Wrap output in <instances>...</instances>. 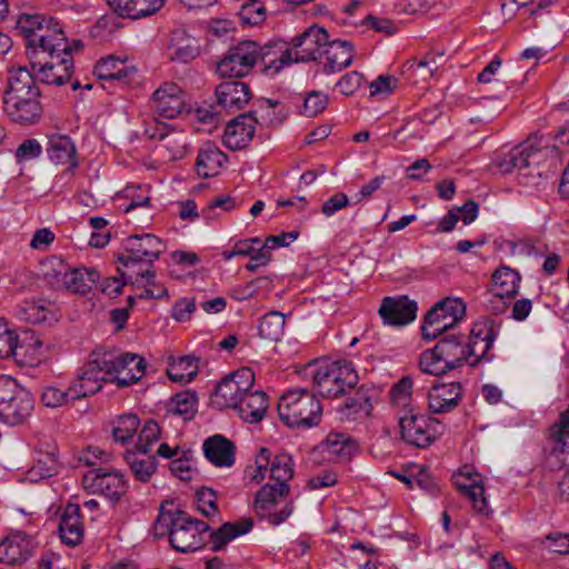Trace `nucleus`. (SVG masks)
<instances>
[{"instance_id":"obj_4","label":"nucleus","mask_w":569,"mask_h":569,"mask_svg":"<svg viewBox=\"0 0 569 569\" xmlns=\"http://www.w3.org/2000/svg\"><path fill=\"white\" fill-rule=\"evenodd\" d=\"M307 375L312 377L313 388L323 398L342 396L359 380L352 362L347 360L309 363Z\"/></svg>"},{"instance_id":"obj_29","label":"nucleus","mask_w":569,"mask_h":569,"mask_svg":"<svg viewBox=\"0 0 569 569\" xmlns=\"http://www.w3.org/2000/svg\"><path fill=\"white\" fill-rule=\"evenodd\" d=\"M47 153L53 163L67 166L68 172L79 166L76 146L68 136L54 134L49 137Z\"/></svg>"},{"instance_id":"obj_42","label":"nucleus","mask_w":569,"mask_h":569,"mask_svg":"<svg viewBox=\"0 0 569 569\" xmlns=\"http://www.w3.org/2000/svg\"><path fill=\"white\" fill-rule=\"evenodd\" d=\"M252 112L258 118V123L266 127L280 126L287 117L279 101L266 98L258 101V109Z\"/></svg>"},{"instance_id":"obj_30","label":"nucleus","mask_w":569,"mask_h":569,"mask_svg":"<svg viewBox=\"0 0 569 569\" xmlns=\"http://www.w3.org/2000/svg\"><path fill=\"white\" fill-rule=\"evenodd\" d=\"M520 279V274L509 267L499 268L493 272L490 295L492 298L498 299L502 307H492V310L496 312L505 310V302L502 300L503 298H511L518 292Z\"/></svg>"},{"instance_id":"obj_11","label":"nucleus","mask_w":569,"mask_h":569,"mask_svg":"<svg viewBox=\"0 0 569 569\" xmlns=\"http://www.w3.org/2000/svg\"><path fill=\"white\" fill-rule=\"evenodd\" d=\"M254 385V372L247 367L224 377L216 387L213 403L220 408H234Z\"/></svg>"},{"instance_id":"obj_36","label":"nucleus","mask_w":569,"mask_h":569,"mask_svg":"<svg viewBox=\"0 0 569 569\" xmlns=\"http://www.w3.org/2000/svg\"><path fill=\"white\" fill-rule=\"evenodd\" d=\"M239 417L248 422L256 423L263 419L268 409L267 396L263 391H248L233 408Z\"/></svg>"},{"instance_id":"obj_31","label":"nucleus","mask_w":569,"mask_h":569,"mask_svg":"<svg viewBox=\"0 0 569 569\" xmlns=\"http://www.w3.org/2000/svg\"><path fill=\"white\" fill-rule=\"evenodd\" d=\"M59 533L61 541L70 547H76L83 539V523L80 515V506L68 503L61 515Z\"/></svg>"},{"instance_id":"obj_5","label":"nucleus","mask_w":569,"mask_h":569,"mask_svg":"<svg viewBox=\"0 0 569 569\" xmlns=\"http://www.w3.org/2000/svg\"><path fill=\"white\" fill-rule=\"evenodd\" d=\"M470 361L466 336L449 335L441 338L433 348L423 351L419 365L422 372L440 376L465 363L470 365Z\"/></svg>"},{"instance_id":"obj_60","label":"nucleus","mask_w":569,"mask_h":569,"mask_svg":"<svg viewBox=\"0 0 569 569\" xmlns=\"http://www.w3.org/2000/svg\"><path fill=\"white\" fill-rule=\"evenodd\" d=\"M127 283L137 284L138 279H133L131 274L121 272L120 278L110 277L104 279L101 283V291L110 298H117L118 296L121 295L122 288Z\"/></svg>"},{"instance_id":"obj_52","label":"nucleus","mask_w":569,"mask_h":569,"mask_svg":"<svg viewBox=\"0 0 569 569\" xmlns=\"http://www.w3.org/2000/svg\"><path fill=\"white\" fill-rule=\"evenodd\" d=\"M259 335L263 339L278 341L284 330V315L279 311H270L266 313L259 323Z\"/></svg>"},{"instance_id":"obj_19","label":"nucleus","mask_w":569,"mask_h":569,"mask_svg":"<svg viewBox=\"0 0 569 569\" xmlns=\"http://www.w3.org/2000/svg\"><path fill=\"white\" fill-rule=\"evenodd\" d=\"M201 47L184 29L173 30L164 47L166 58L173 63H189L200 56Z\"/></svg>"},{"instance_id":"obj_7","label":"nucleus","mask_w":569,"mask_h":569,"mask_svg":"<svg viewBox=\"0 0 569 569\" xmlns=\"http://www.w3.org/2000/svg\"><path fill=\"white\" fill-rule=\"evenodd\" d=\"M34 408L32 395L9 376L0 377V420L11 427L28 422Z\"/></svg>"},{"instance_id":"obj_64","label":"nucleus","mask_w":569,"mask_h":569,"mask_svg":"<svg viewBox=\"0 0 569 569\" xmlns=\"http://www.w3.org/2000/svg\"><path fill=\"white\" fill-rule=\"evenodd\" d=\"M409 481L410 489L418 487L430 495H435L439 491L438 480L431 477L426 469H421L418 473L412 475V479Z\"/></svg>"},{"instance_id":"obj_35","label":"nucleus","mask_w":569,"mask_h":569,"mask_svg":"<svg viewBox=\"0 0 569 569\" xmlns=\"http://www.w3.org/2000/svg\"><path fill=\"white\" fill-rule=\"evenodd\" d=\"M228 161V157L214 143L208 141L202 144L196 161L199 176L214 177Z\"/></svg>"},{"instance_id":"obj_61","label":"nucleus","mask_w":569,"mask_h":569,"mask_svg":"<svg viewBox=\"0 0 569 569\" xmlns=\"http://www.w3.org/2000/svg\"><path fill=\"white\" fill-rule=\"evenodd\" d=\"M412 393L410 377L401 378L390 390V400L395 406L407 407Z\"/></svg>"},{"instance_id":"obj_48","label":"nucleus","mask_w":569,"mask_h":569,"mask_svg":"<svg viewBox=\"0 0 569 569\" xmlns=\"http://www.w3.org/2000/svg\"><path fill=\"white\" fill-rule=\"evenodd\" d=\"M198 372V361L194 357L184 356L169 363L167 370L170 380L179 383L190 382Z\"/></svg>"},{"instance_id":"obj_32","label":"nucleus","mask_w":569,"mask_h":569,"mask_svg":"<svg viewBox=\"0 0 569 569\" xmlns=\"http://www.w3.org/2000/svg\"><path fill=\"white\" fill-rule=\"evenodd\" d=\"M253 527V520L251 518H243L237 522H226L214 531L207 533V543H210L212 551H219L223 549L233 539L248 533Z\"/></svg>"},{"instance_id":"obj_53","label":"nucleus","mask_w":569,"mask_h":569,"mask_svg":"<svg viewBox=\"0 0 569 569\" xmlns=\"http://www.w3.org/2000/svg\"><path fill=\"white\" fill-rule=\"evenodd\" d=\"M140 426L137 415L129 413L120 416L112 428V437L116 442L124 445L133 438Z\"/></svg>"},{"instance_id":"obj_27","label":"nucleus","mask_w":569,"mask_h":569,"mask_svg":"<svg viewBox=\"0 0 569 569\" xmlns=\"http://www.w3.org/2000/svg\"><path fill=\"white\" fill-rule=\"evenodd\" d=\"M4 112L16 123L29 126L39 121L42 113L40 100L3 97Z\"/></svg>"},{"instance_id":"obj_56","label":"nucleus","mask_w":569,"mask_h":569,"mask_svg":"<svg viewBox=\"0 0 569 569\" xmlns=\"http://www.w3.org/2000/svg\"><path fill=\"white\" fill-rule=\"evenodd\" d=\"M197 509L207 518H218L217 493L211 488L202 487L196 493Z\"/></svg>"},{"instance_id":"obj_40","label":"nucleus","mask_w":569,"mask_h":569,"mask_svg":"<svg viewBox=\"0 0 569 569\" xmlns=\"http://www.w3.org/2000/svg\"><path fill=\"white\" fill-rule=\"evenodd\" d=\"M549 443L548 465L551 468L569 465V430H550Z\"/></svg>"},{"instance_id":"obj_49","label":"nucleus","mask_w":569,"mask_h":569,"mask_svg":"<svg viewBox=\"0 0 569 569\" xmlns=\"http://www.w3.org/2000/svg\"><path fill=\"white\" fill-rule=\"evenodd\" d=\"M19 317L26 322L39 325L56 320L53 312L49 308V303L44 300L26 301L21 306Z\"/></svg>"},{"instance_id":"obj_20","label":"nucleus","mask_w":569,"mask_h":569,"mask_svg":"<svg viewBox=\"0 0 569 569\" xmlns=\"http://www.w3.org/2000/svg\"><path fill=\"white\" fill-rule=\"evenodd\" d=\"M37 542L32 537L17 531L0 541V562L22 565L33 556Z\"/></svg>"},{"instance_id":"obj_37","label":"nucleus","mask_w":569,"mask_h":569,"mask_svg":"<svg viewBox=\"0 0 569 569\" xmlns=\"http://www.w3.org/2000/svg\"><path fill=\"white\" fill-rule=\"evenodd\" d=\"M124 460L134 478L140 482H149L157 471L156 456L150 455V452L132 448L126 451Z\"/></svg>"},{"instance_id":"obj_3","label":"nucleus","mask_w":569,"mask_h":569,"mask_svg":"<svg viewBox=\"0 0 569 569\" xmlns=\"http://www.w3.org/2000/svg\"><path fill=\"white\" fill-rule=\"evenodd\" d=\"M17 29L24 37L28 48L36 52L52 53L64 51L67 38L52 17L41 13H22L17 21Z\"/></svg>"},{"instance_id":"obj_58","label":"nucleus","mask_w":569,"mask_h":569,"mask_svg":"<svg viewBox=\"0 0 569 569\" xmlns=\"http://www.w3.org/2000/svg\"><path fill=\"white\" fill-rule=\"evenodd\" d=\"M70 386L66 390H61L53 386H48L41 393V402L49 408H57L69 401H74L70 395Z\"/></svg>"},{"instance_id":"obj_54","label":"nucleus","mask_w":569,"mask_h":569,"mask_svg":"<svg viewBox=\"0 0 569 569\" xmlns=\"http://www.w3.org/2000/svg\"><path fill=\"white\" fill-rule=\"evenodd\" d=\"M270 477L278 485H288L293 477V463L291 457L286 453L277 455L269 463Z\"/></svg>"},{"instance_id":"obj_26","label":"nucleus","mask_w":569,"mask_h":569,"mask_svg":"<svg viewBox=\"0 0 569 569\" xmlns=\"http://www.w3.org/2000/svg\"><path fill=\"white\" fill-rule=\"evenodd\" d=\"M548 150V147L535 148L532 144L518 146L499 162V169L506 173L517 169L519 173H521L531 166L539 164L541 158Z\"/></svg>"},{"instance_id":"obj_45","label":"nucleus","mask_w":569,"mask_h":569,"mask_svg":"<svg viewBox=\"0 0 569 569\" xmlns=\"http://www.w3.org/2000/svg\"><path fill=\"white\" fill-rule=\"evenodd\" d=\"M198 398L196 392L186 390L174 395L168 403V413L180 416L184 421L194 417Z\"/></svg>"},{"instance_id":"obj_9","label":"nucleus","mask_w":569,"mask_h":569,"mask_svg":"<svg viewBox=\"0 0 569 569\" xmlns=\"http://www.w3.org/2000/svg\"><path fill=\"white\" fill-rule=\"evenodd\" d=\"M258 43L243 40L230 47L217 63V71L222 78H243L259 62Z\"/></svg>"},{"instance_id":"obj_41","label":"nucleus","mask_w":569,"mask_h":569,"mask_svg":"<svg viewBox=\"0 0 569 569\" xmlns=\"http://www.w3.org/2000/svg\"><path fill=\"white\" fill-rule=\"evenodd\" d=\"M100 279V273L94 268H74L69 267L68 278L64 289L74 293L84 295L89 292L92 287Z\"/></svg>"},{"instance_id":"obj_2","label":"nucleus","mask_w":569,"mask_h":569,"mask_svg":"<svg viewBox=\"0 0 569 569\" xmlns=\"http://www.w3.org/2000/svg\"><path fill=\"white\" fill-rule=\"evenodd\" d=\"M134 359L133 356H126L119 361L113 359V353L94 350L90 353L88 361L78 371L77 378L70 383V396L73 399H82L96 395L102 389L107 381H112L114 372L124 368L127 360Z\"/></svg>"},{"instance_id":"obj_16","label":"nucleus","mask_w":569,"mask_h":569,"mask_svg":"<svg viewBox=\"0 0 569 569\" xmlns=\"http://www.w3.org/2000/svg\"><path fill=\"white\" fill-rule=\"evenodd\" d=\"M83 486L92 493L103 495L112 501H118L127 491L123 476L104 468L89 470L83 476Z\"/></svg>"},{"instance_id":"obj_24","label":"nucleus","mask_w":569,"mask_h":569,"mask_svg":"<svg viewBox=\"0 0 569 569\" xmlns=\"http://www.w3.org/2000/svg\"><path fill=\"white\" fill-rule=\"evenodd\" d=\"M214 92L218 104L228 112L243 109L252 98L250 87L242 81H224L217 86Z\"/></svg>"},{"instance_id":"obj_23","label":"nucleus","mask_w":569,"mask_h":569,"mask_svg":"<svg viewBox=\"0 0 569 569\" xmlns=\"http://www.w3.org/2000/svg\"><path fill=\"white\" fill-rule=\"evenodd\" d=\"M259 62L263 66V72L273 77L286 66L295 62L292 49L283 41L269 42L263 47L258 44Z\"/></svg>"},{"instance_id":"obj_1","label":"nucleus","mask_w":569,"mask_h":569,"mask_svg":"<svg viewBox=\"0 0 569 569\" xmlns=\"http://www.w3.org/2000/svg\"><path fill=\"white\" fill-rule=\"evenodd\" d=\"M156 531L169 535V541L179 552H191L201 549L207 543L209 523L189 516L187 512L160 510L154 523Z\"/></svg>"},{"instance_id":"obj_22","label":"nucleus","mask_w":569,"mask_h":569,"mask_svg":"<svg viewBox=\"0 0 569 569\" xmlns=\"http://www.w3.org/2000/svg\"><path fill=\"white\" fill-rule=\"evenodd\" d=\"M258 118L253 112L242 113L229 121L223 134V144L230 150L244 149L253 139Z\"/></svg>"},{"instance_id":"obj_12","label":"nucleus","mask_w":569,"mask_h":569,"mask_svg":"<svg viewBox=\"0 0 569 569\" xmlns=\"http://www.w3.org/2000/svg\"><path fill=\"white\" fill-rule=\"evenodd\" d=\"M437 425V420L415 413L412 409L399 417L401 439L417 448H426L436 440Z\"/></svg>"},{"instance_id":"obj_25","label":"nucleus","mask_w":569,"mask_h":569,"mask_svg":"<svg viewBox=\"0 0 569 569\" xmlns=\"http://www.w3.org/2000/svg\"><path fill=\"white\" fill-rule=\"evenodd\" d=\"M462 399L460 382L436 385L428 392V408L432 413H445L455 410Z\"/></svg>"},{"instance_id":"obj_13","label":"nucleus","mask_w":569,"mask_h":569,"mask_svg":"<svg viewBox=\"0 0 569 569\" xmlns=\"http://www.w3.org/2000/svg\"><path fill=\"white\" fill-rule=\"evenodd\" d=\"M289 492V485L267 483L256 493L253 501L254 509L260 517L267 518L271 526H279L280 523L284 522L292 513L291 502L286 503V506L279 512L269 511L281 499L286 498Z\"/></svg>"},{"instance_id":"obj_62","label":"nucleus","mask_w":569,"mask_h":569,"mask_svg":"<svg viewBox=\"0 0 569 569\" xmlns=\"http://www.w3.org/2000/svg\"><path fill=\"white\" fill-rule=\"evenodd\" d=\"M328 104L327 94L320 91H311L303 99V114L316 117L321 113Z\"/></svg>"},{"instance_id":"obj_43","label":"nucleus","mask_w":569,"mask_h":569,"mask_svg":"<svg viewBox=\"0 0 569 569\" xmlns=\"http://www.w3.org/2000/svg\"><path fill=\"white\" fill-rule=\"evenodd\" d=\"M450 328L452 327L449 321H447L442 308L439 307L438 302L427 312L421 327V332L426 340H433Z\"/></svg>"},{"instance_id":"obj_59","label":"nucleus","mask_w":569,"mask_h":569,"mask_svg":"<svg viewBox=\"0 0 569 569\" xmlns=\"http://www.w3.org/2000/svg\"><path fill=\"white\" fill-rule=\"evenodd\" d=\"M439 307L442 308L451 327L457 325L466 315V303L459 298H446L439 301Z\"/></svg>"},{"instance_id":"obj_14","label":"nucleus","mask_w":569,"mask_h":569,"mask_svg":"<svg viewBox=\"0 0 569 569\" xmlns=\"http://www.w3.org/2000/svg\"><path fill=\"white\" fill-rule=\"evenodd\" d=\"M329 36L325 28L313 24L292 38L290 47L295 62L317 61L322 58Z\"/></svg>"},{"instance_id":"obj_6","label":"nucleus","mask_w":569,"mask_h":569,"mask_svg":"<svg viewBox=\"0 0 569 569\" xmlns=\"http://www.w3.org/2000/svg\"><path fill=\"white\" fill-rule=\"evenodd\" d=\"M278 412L281 421L288 427L306 429L319 425L322 407L309 390L295 389L280 398Z\"/></svg>"},{"instance_id":"obj_28","label":"nucleus","mask_w":569,"mask_h":569,"mask_svg":"<svg viewBox=\"0 0 569 569\" xmlns=\"http://www.w3.org/2000/svg\"><path fill=\"white\" fill-rule=\"evenodd\" d=\"M40 94L36 78L26 67L9 71L8 88L4 92L6 97L39 100Z\"/></svg>"},{"instance_id":"obj_63","label":"nucleus","mask_w":569,"mask_h":569,"mask_svg":"<svg viewBox=\"0 0 569 569\" xmlns=\"http://www.w3.org/2000/svg\"><path fill=\"white\" fill-rule=\"evenodd\" d=\"M128 203L123 204V211L129 212L139 207L149 206L150 197L147 189L142 190L141 187H128L124 190Z\"/></svg>"},{"instance_id":"obj_44","label":"nucleus","mask_w":569,"mask_h":569,"mask_svg":"<svg viewBox=\"0 0 569 569\" xmlns=\"http://www.w3.org/2000/svg\"><path fill=\"white\" fill-rule=\"evenodd\" d=\"M377 390L372 386H361L352 397H349L342 407V410H347L349 413H365L370 415L372 409V402L377 398Z\"/></svg>"},{"instance_id":"obj_8","label":"nucleus","mask_w":569,"mask_h":569,"mask_svg":"<svg viewBox=\"0 0 569 569\" xmlns=\"http://www.w3.org/2000/svg\"><path fill=\"white\" fill-rule=\"evenodd\" d=\"M126 253L118 257L123 268L130 269L136 266L142 268L152 267L154 260L164 251L162 240L154 234H133L126 239Z\"/></svg>"},{"instance_id":"obj_21","label":"nucleus","mask_w":569,"mask_h":569,"mask_svg":"<svg viewBox=\"0 0 569 569\" xmlns=\"http://www.w3.org/2000/svg\"><path fill=\"white\" fill-rule=\"evenodd\" d=\"M417 310V302L407 296L386 297L379 308V315L385 325L400 327L413 321Z\"/></svg>"},{"instance_id":"obj_39","label":"nucleus","mask_w":569,"mask_h":569,"mask_svg":"<svg viewBox=\"0 0 569 569\" xmlns=\"http://www.w3.org/2000/svg\"><path fill=\"white\" fill-rule=\"evenodd\" d=\"M126 356H133L134 359L127 360L126 367L123 369L119 368L120 370L112 376V382H116L119 387H128L136 383L144 376L146 371V361L138 353L126 352L120 356L113 355V359L119 361Z\"/></svg>"},{"instance_id":"obj_46","label":"nucleus","mask_w":569,"mask_h":569,"mask_svg":"<svg viewBox=\"0 0 569 569\" xmlns=\"http://www.w3.org/2000/svg\"><path fill=\"white\" fill-rule=\"evenodd\" d=\"M69 266L58 258H51L41 264L43 280L52 289L62 290L66 287Z\"/></svg>"},{"instance_id":"obj_10","label":"nucleus","mask_w":569,"mask_h":569,"mask_svg":"<svg viewBox=\"0 0 569 569\" xmlns=\"http://www.w3.org/2000/svg\"><path fill=\"white\" fill-rule=\"evenodd\" d=\"M499 330L500 326L488 317H481L472 325L469 337H466L471 367L477 366L481 361L489 362L493 359L490 350L499 335Z\"/></svg>"},{"instance_id":"obj_15","label":"nucleus","mask_w":569,"mask_h":569,"mask_svg":"<svg viewBox=\"0 0 569 569\" xmlns=\"http://www.w3.org/2000/svg\"><path fill=\"white\" fill-rule=\"evenodd\" d=\"M149 104L154 116L173 119L186 109L184 92L177 83L164 82L154 90Z\"/></svg>"},{"instance_id":"obj_57","label":"nucleus","mask_w":569,"mask_h":569,"mask_svg":"<svg viewBox=\"0 0 569 569\" xmlns=\"http://www.w3.org/2000/svg\"><path fill=\"white\" fill-rule=\"evenodd\" d=\"M160 427L154 420H148L138 433L133 449L151 452V446L160 438Z\"/></svg>"},{"instance_id":"obj_51","label":"nucleus","mask_w":569,"mask_h":569,"mask_svg":"<svg viewBox=\"0 0 569 569\" xmlns=\"http://www.w3.org/2000/svg\"><path fill=\"white\" fill-rule=\"evenodd\" d=\"M58 470V458L54 448L42 451H37L34 463L31 467L29 475L31 478H49L53 476Z\"/></svg>"},{"instance_id":"obj_47","label":"nucleus","mask_w":569,"mask_h":569,"mask_svg":"<svg viewBox=\"0 0 569 569\" xmlns=\"http://www.w3.org/2000/svg\"><path fill=\"white\" fill-rule=\"evenodd\" d=\"M130 70L124 61L113 56L100 59L94 66V74L101 80H124Z\"/></svg>"},{"instance_id":"obj_34","label":"nucleus","mask_w":569,"mask_h":569,"mask_svg":"<svg viewBox=\"0 0 569 569\" xmlns=\"http://www.w3.org/2000/svg\"><path fill=\"white\" fill-rule=\"evenodd\" d=\"M323 57L326 59L323 62V71L326 73L339 72L352 62V44L348 41L329 40L328 46L323 49L322 58Z\"/></svg>"},{"instance_id":"obj_18","label":"nucleus","mask_w":569,"mask_h":569,"mask_svg":"<svg viewBox=\"0 0 569 569\" xmlns=\"http://www.w3.org/2000/svg\"><path fill=\"white\" fill-rule=\"evenodd\" d=\"M71 47L67 42L64 51L48 53L51 61L42 64L38 70V79L46 84L62 86L70 80L73 69Z\"/></svg>"},{"instance_id":"obj_50","label":"nucleus","mask_w":569,"mask_h":569,"mask_svg":"<svg viewBox=\"0 0 569 569\" xmlns=\"http://www.w3.org/2000/svg\"><path fill=\"white\" fill-rule=\"evenodd\" d=\"M323 447L328 453L342 460L351 459L358 448L355 440L342 433H329L323 441Z\"/></svg>"},{"instance_id":"obj_33","label":"nucleus","mask_w":569,"mask_h":569,"mask_svg":"<svg viewBox=\"0 0 569 569\" xmlns=\"http://www.w3.org/2000/svg\"><path fill=\"white\" fill-rule=\"evenodd\" d=\"M234 450L233 442L221 435L212 436L203 442L204 456L216 467L229 468L233 466Z\"/></svg>"},{"instance_id":"obj_17","label":"nucleus","mask_w":569,"mask_h":569,"mask_svg":"<svg viewBox=\"0 0 569 569\" xmlns=\"http://www.w3.org/2000/svg\"><path fill=\"white\" fill-rule=\"evenodd\" d=\"M41 347V340L36 338L33 332L23 331L21 336H18L0 319V359L12 357L16 361L22 362L23 360L21 358L26 356L29 350L36 352Z\"/></svg>"},{"instance_id":"obj_38","label":"nucleus","mask_w":569,"mask_h":569,"mask_svg":"<svg viewBox=\"0 0 569 569\" xmlns=\"http://www.w3.org/2000/svg\"><path fill=\"white\" fill-rule=\"evenodd\" d=\"M187 146V134L171 127L156 150L162 160L174 161L186 156Z\"/></svg>"},{"instance_id":"obj_55","label":"nucleus","mask_w":569,"mask_h":569,"mask_svg":"<svg viewBox=\"0 0 569 569\" xmlns=\"http://www.w3.org/2000/svg\"><path fill=\"white\" fill-rule=\"evenodd\" d=\"M238 17L242 26H257L264 21L266 8L260 1L251 0L240 7Z\"/></svg>"}]
</instances>
